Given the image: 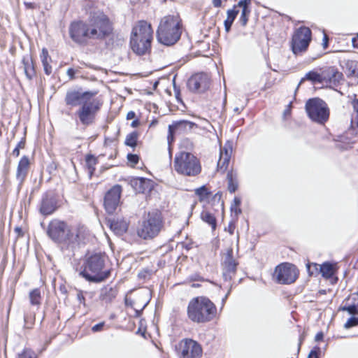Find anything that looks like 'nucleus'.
<instances>
[{
  "label": "nucleus",
  "instance_id": "obj_1",
  "mask_svg": "<svg viewBox=\"0 0 358 358\" xmlns=\"http://www.w3.org/2000/svg\"><path fill=\"white\" fill-rule=\"evenodd\" d=\"M182 32V23L179 14L167 15L159 21L156 32L157 39L159 43L171 46L180 40Z\"/></svg>",
  "mask_w": 358,
  "mask_h": 358
},
{
  "label": "nucleus",
  "instance_id": "obj_2",
  "mask_svg": "<svg viewBox=\"0 0 358 358\" xmlns=\"http://www.w3.org/2000/svg\"><path fill=\"white\" fill-rule=\"evenodd\" d=\"M215 304L207 297L196 296L191 299L187 308L188 318L193 322L206 323L216 315Z\"/></svg>",
  "mask_w": 358,
  "mask_h": 358
},
{
  "label": "nucleus",
  "instance_id": "obj_3",
  "mask_svg": "<svg viewBox=\"0 0 358 358\" xmlns=\"http://www.w3.org/2000/svg\"><path fill=\"white\" fill-rule=\"evenodd\" d=\"M153 30L150 23L141 20L133 27L130 37V45L137 55L145 54L151 47Z\"/></svg>",
  "mask_w": 358,
  "mask_h": 358
},
{
  "label": "nucleus",
  "instance_id": "obj_4",
  "mask_svg": "<svg viewBox=\"0 0 358 358\" xmlns=\"http://www.w3.org/2000/svg\"><path fill=\"white\" fill-rule=\"evenodd\" d=\"M104 266L105 259L102 255H92L86 259L84 269L80 275L90 282H102L110 275V271L104 270Z\"/></svg>",
  "mask_w": 358,
  "mask_h": 358
},
{
  "label": "nucleus",
  "instance_id": "obj_5",
  "mask_svg": "<svg viewBox=\"0 0 358 358\" xmlns=\"http://www.w3.org/2000/svg\"><path fill=\"white\" fill-rule=\"evenodd\" d=\"M174 170L183 176L194 177L201 171L200 160L192 153L181 151L176 154Z\"/></svg>",
  "mask_w": 358,
  "mask_h": 358
},
{
  "label": "nucleus",
  "instance_id": "obj_6",
  "mask_svg": "<svg viewBox=\"0 0 358 358\" xmlns=\"http://www.w3.org/2000/svg\"><path fill=\"white\" fill-rule=\"evenodd\" d=\"M163 227L164 221L161 212L153 210L143 217L137 234L145 240L152 239L158 236Z\"/></svg>",
  "mask_w": 358,
  "mask_h": 358
},
{
  "label": "nucleus",
  "instance_id": "obj_7",
  "mask_svg": "<svg viewBox=\"0 0 358 358\" xmlns=\"http://www.w3.org/2000/svg\"><path fill=\"white\" fill-rule=\"evenodd\" d=\"M47 234L53 241L57 243H74L80 239L78 230L74 234L66 222L57 219L49 223Z\"/></svg>",
  "mask_w": 358,
  "mask_h": 358
},
{
  "label": "nucleus",
  "instance_id": "obj_8",
  "mask_svg": "<svg viewBox=\"0 0 358 358\" xmlns=\"http://www.w3.org/2000/svg\"><path fill=\"white\" fill-rule=\"evenodd\" d=\"M90 34L93 40H101L108 36L112 31V24L103 12L92 13L87 21Z\"/></svg>",
  "mask_w": 358,
  "mask_h": 358
},
{
  "label": "nucleus",
  "instance_id": "obj_9",
  "mask_svg": "<svg viewBox=\"0 0 358 358\" xmlns=\"http://www.w3.org/2000/svg\"><path fill=\"white\" fill-rule=\"evenodd\" d=\"M101 106V100L93 97L90 101L80 106L76 112V115L83 125L89 126L94 122L96 115Z\"/></svg>",
  "mask_w": 358,
  "mask_h": 358
},
{
  "label": "nucleus",
  "instance_id": "obj_10",
  "mask_svg": "<svg viewBox=\"0 0 358 358\" xmlns=\"http://www.w3.org/2000/svg\"><path fill=\"white\" fill-rule=\"evenodd\" d=\"M309 117L314 122L324 123L328 120L329 110L324 101L319 98L309 99L306 103Z\"/></svg>",
  "mask_w": 358,
  "mask_h": 358
},
{
  "label": "nucleus",
  "instance_id": "obj_11",
  "mask_svg": "<svg viewBox=\"0 0 358 358\" xmlns=\"http://www.w3.org/2000/svg\"><path fill=\"white\" fill-rule=\"evenodd\" d=\"M311 30L306 27H301L292 36L291 46L294 54H301L307 50L311 41Z\"/></svg>",
  "mask_w": 358,
  "mask_h": 358
},
{
  "label": "nucleus",
  "instance_id": "obj_12",
  "mask_svg": "<svg viewBox=\"0 0 358 358\" xmlns=\"http://www.w3.org/2000/svg\"><path fill=\"white\" fill-rule=\"evenodd\" d=\"M299 275L296 267L289 263H282L275 267L274 278L280 284H291L296 281Z\"/></svg>",
  "mask_w": 358,
  "mask_h": 358
},
{
  "label": "nucleus",
  "instance_id": "obj_13",
  "mask_svg": "<svg viewBox=\"0 0 358 358\" xmlns=\"http://www.w3.org/2000/svg\"><path fill=\"white\" fill-rule=\"evenodd\" d=\"M97 94L96 91H86L69 90L66 92L64 102L69 108L83 106L88 101H90Z\"/></svg>",
  "mask_w": 358,
  "mask_h": 358
},
{
  "label": "nucleus",
  "instance_id": "obj_14",
  "mask_svg": "<svg viewBox=\"0 0 358 358\" xmlns=\"http://www.w3.org/2000/svg\"><path fill=\"white\" fill-rule=\"evenodd\" d=\"M69 34L71 39L78 44H86L92 39L87 22L78 21L71 24Z\"/></svg>",
  "mask_w": 358,
  "mask_h": 358
},
{
  "label": "nucleus",
  "instance_id": "obj_15",
  "mask_svg": "<svg viewBox=\"0 0 358 358\" xmlns=\"http://www.w3.org/2000/svg\"><path fill=\"white\" fill-rule=\"evenodd\" d=\"M202 355L201 345L192 339H184L178 348L180 358H200Z\"/></svg>",
  "mask_w": 358,
  "mask_h": 358
},
{
  "label": "nucleus",
  "instance_id": "obj_16",
  "mask_svg": "<svg viewBox=\"0 0 358 358\" xmlns=\"http://www.w3.org/2000/svg\"><path fill=\"white\" fill-rule=\"evenodd\" d=\"M238 265V262L233 256V249L228 248L222 258V275L226 281L231 280L235 275Z\"/></svg>",
  "mask_w": 358,
  "mask_h": 358
},
{
  "label": "nucleus",
  "instance_id": "obj_17",
  "mask_svg": "<svg viewBox=\"0 0 358 358\" xmlns=\"http://www.w3.org/2000/svg\"><path fill=\"white\" fill-rule=\"evenodd\" d=\"M122 190V187L120 185H115L106 193L103 205L108 213L113 214L118 207Z\"/></svg>",
  "mask_w": 358,
  "mask_h": 358
},
{
  "label": "nucleus",
  "instance_id": "obj_18",
  "mask_svg": "<svg viewBox=\"0 0 358 358\" xmlns=\"http://www.w3.org/2000/svg\"><path fill=\"white\" fill-rule=\"evenodd\" d=\"M210 77L207 73H200L191 76L187 81L189 90L194 92H205L209 88Z\"/></svg>",
  "mask_w": 358,
  "mask_h": 358
},
{
  "label": "nucleus",
  "instance_id": "obj_19",
  "mask_svg": "<svg viewBox=\"0 0 358 358\" xmlns=\"http://www.w3.org/2000/svg\"><path fill=\"white\" fill-rule=\"evenodd\" d=\"M196 124L187 120H180L174 122L173 124L169 126V135L167 137L169 144H171L173 140V134L176 133H186L190 131Z\"/></svg>",
  "mask_w": 358,
  "mask_h": 358
},
{
  "label": "nucleus",
  "instance_id": "obj_20",
  "mask_svg": "<svg viewBox=\"0 0 358 358\" xmlns=\"http://www.w3.org/2000/svg\"><path fill=\"white\" fill-rule=\"evenodd\" d=\"M307 269L311 275L315 274L314 271L317 272L319 271L325 278H330L335 273V267L329 262H324L322 264H308Z\"/></svg>",
  "mask_w": 358,
  "mask_h": 358
},
{
  "label": "nucleus",
  "instance_id": "obj_21",
  "mask_svg": "<svg viewBox=\"0 0 358 358\" xmlns=\"http://www.w3.org/2000/svg\"><path fill=\"white\" fill-rule=\"evenodd\" d=\"M322 83L336 85L343 79V73L334 67L329 66L322 71Z\"/></svg>",
  "mask_w": 358,
  "mask_h": 358
},
{
  "label": "nucleus",
  "instance_id": "obj_22",
  "mask_svg": "<svg viewBox=\"0 0 358 358\" xmlns=\"http://www.w3.org/2000/svg\"><path fill=\"white\" fill-rule=\"evenodd\" d=\"M57 201L53 195L45 194L41 201L40 213L43 215H49L57 209Z\"/></svg>",
  "mask_w": 358,
  "mask_h": 358
},
{
  "label": "nucleus",
  "instance_id": "obj_23",
  "mask_svg": "<svg viewBox=\"0 0 358 358\" xmlns=\"http://www.w3.org/2000/svg\"><path fill=\"white\" fill-rule=\"evenodd\" d=\"M29 169V160L27 156H23L20 160L16 172V179L22 184L24 180Z\"/></svg>",
  "mask_w": 358,
  "mask_h": 358
},
{
  "label": "nucleus",
  "instance_id": "obj_24",
  "mask_svg": "<svg viewBox=\"0 0 358 358\" xmlns=\"http://www.w3.org/2000/svg\"><path fill=\"white\" fill-rule=\"evenodd\" d=\"M341 310L347 311L350 314H358V294H351L345 301L344 306L340 308Z\"/></svg>",
  "mask_w": 358,
  "mask_h": 358
},
{
  "label": "nucleus",
  "instance_id": "obj_25",
  "mask_svg": "<svg viewBox=\"0 0 358 358\" xmlns=\"http://www.w3.org/2000/svg\"><path fill=\"white\" fill-rule=\"evenodd\" d=\"M107 225L117 235H122L127 231L128 225L126 221L119 219H109L107 220Z\"/></svg>",
  "mask_w": 358,
  "mask_h": 358
},
{
  "label": "nucleus",
  "instance_id": "obj_26",
  "mask_svg": "<svg viewBox=\"0 0 358 358\" xmlns=\"http://www.w3.org/2000/svg\"><path fill=\"white\" fill-rule=\"evenodd\" d=\"M232 150L231 148H223L220 150V159L217 162V167L220 170L223 169L224 171L227 169L231 154Z\"/></svg>",
  "mask_w": 358,
  "mask_h": 358
},
{
  "label": "nucleus",
  "instance_id": "obj_27",
  "mask_svg": "<svg viewBox=\"0 0 358 358\" xmlns=\"http://www.w3.org/2000/svg\"><path fill=\"white\" fill-rule=\"evenodd\" d=\"M24 71L28 79L31 80L35 75V70L32 58L30 55L24 56L22 59Z\"/></svg>",
  "mask_w": 358,
  "mask_h": 358
},
{
  "label": "nucleus",
  "instance_id": "obj_28",
  "mask_svg": "<svg viewBox=\"0 0 358 358\" xmlns=\"http://www.w3.org/2000/svg\"><path fill=\"white\" fill-rule=\"evenodd\" d=\"M41 59L43 66L44 72L49 76L52 73V69L50 66L52 62L51 57L49 56L48 51L46 48H43L41 54Z\"/></svg>",
  "mask_w": 358,
  "mask_h": 358
},
{
  "label": "nucleus",
  "instance_id": "obj_29",
  "mask_svg": "<svg viewBox=\"0 0 358 358\" xmlns=\"http://www.w3.org/2000/svg\"><path fill=\"white\" fill-rule=\"evenodd\" d=\"M117 291L115 288L105 287L101 291L100 299L106 302H110L115 298Z\"/></svg>",
  "mask_w": 358,
  "mask_h": 358
},
{
  "label": "nucleus",
  "instance_id": "obj_30",
  "mask_svg": "<svg viewBox=\"0 0 358 358\" xmlns=\"http://www.w3.org/2000/svg\"><path fill=\"white\" fill-rule=\"evenodd\" d=\"M29 299L31 305L39 308L41 303L42 296L41 291L38 288H35L31 290L29 293Z\"/></svg>",
  "mask_w": 358,
  "mask_h": 358
},
{
  "label": "nucleus",
  "instance_id": "obj_31",
  "mask_svg": "<svg viewBox=\"0 0 358 358\" xmlns=\"http://www.w3.org/2000/svg\"><path fill=\"white\" fill-rule=\"evenodd\" d=\"M236 6H235L234 8ZM238 13V10L234 9H230L227 10V17L224 20V27L227 31H229L231 29V27Z\"/></svg>",
  "mask_w": 358,
  "mask_h": 358
},
{
  "label": "nucleus",
  "instance_id": "obj_32",
  "mask_svg": "<svg viewBox=\"0 0 358 358\" xmlns=\"http://www.w3.org/2000/svg\"><path fill=\"white\" fill-rule=\"evenodd\" d=\"M308 80L313 83H322V73H319L315 71H309L306 74L305 78H302L299 84L298 85L297 89L299 88L301 83L305 80Z\"/></svg>",
  "mask_w": 358,
  "mask_h": 358
},
{
  "label": "nucleus",
  "instance_id": "obj_33",
  "mask_svg": "<svg viewBox=\"0 0 358 358\" xmlns=\"http://www.w3.org/2000/svg\"><path fill=\"white\" fill-rule=\"evenodd\" d=\"M86 167L88 169L90 176H92L95 171V166L97 163V159L92 155H87L85 158Z\"/></svg>",
  "mask_w": 358,
  "mask_h": 358
},
{
  "label": "nucleus",
  "instance_id": "obj_34",
  "mask_svg": "<svg viewBox=\"0 0 358 358\" xmlns=\"http://www.w3.org/2000/svg\"><path fill=\"white\" fill-rule=\"evenodd\" d=\"M202 220L211 226L212 229L215 230L216 228V219L215 217L208 211H203L201 214Z\"/></svg>",
  "mask_w": 358,
  "mask_h": 358
},
{
  "label": "nucleus",
  "instance_id": "obj_35",
  "mask_svg": "<svg viewBox=\"0 0 358 358\" xmlns=\"http://www.w3.org/2000/svg\"><path fill=\"white\" fill-rule=\"evenodd\" d=\"M227 181H228V190L231 193H233L238 188L237 181L234 178V174H233V173L231 171L227 173Z\"/></svg>",
  "mask_w": 358,
  "mask_h": 358
},
{
  "label": "nucleus",
  "instance_id": "obj_36",
  "mask_svg": "<svg viewBox=\"0 0 358 358\" xmlns=\"http://www.w3.org/2000/svg\"><path fill=\"white\" fill-rule=\"evenodd\" d=\"M138 134L136 131L129 134L125 139V144L127 146L134 148L136 146Z\"/></svg>",
  "mask_w": 358,
  "mask_h": 358
},
{
  "label": "nucleus",
  "instance_id": "obj_37",
  "mask_svg": "<svg viewBox=\"0 0 358 358\" xmlns=\"http://www.w3.org/2000/svg\"><path fill=\"white\" fill-rule=\"evenodd\" d=\"M195 194L199 196L200 201H202L208 197L210 195V192H208V189L206 186L200 187L194 190Z\"/></svg>",
  "mask_w": 358,
  "mask_h": 358
},
{
  "label": "nucleus",
  "instance_id": "obj_38",
  "mask_svg": "<svg viewBox=\"0 0 358 358\" xmlns=\"http://www.w3.org/2000/svg\"><path fill=\"white\" fill-rule=\"evenodd\" d=\"M250 13V9H246V8L242 9L241 15V17L239 19L240 22L242 26L245 27L247 24L248 21V15H249Z\"/></svg>",
  "mask_w": 358,
  "mask_h": 358
},
{
  "label": "nucleus",
  "instance_id": "obj_39",
  "mask_svg": "<svg viewBox=\"0 0 358 358\" xmlns=\"http://www.w3.org/2000/svg\"><path fill=\"white\" fill-rule=\"evenodd\" d=\"M358 325V317H352L348 320V321L344 324V327L345 329H350L351 327H355Z\"/></svg>",
  "mask_w": 358,
  "mask_h": 358
},
{
  "label": "nucleus",
  "instance_id": "obj_40",
  "mask_svg": "<svg viewBox=\"0 0 358 358\" xmlns=\"http://www.w3.org/2000/svg\"><path fill=\"white\" fill-rule=\"evenodd\" d=\"M34 320H35V315H25L24 316L25 327L27 328H31V326L33 324Z\"/></svg>",
  "mask_w": 358,
  "mask_h": 358
},
{
  "label": "nucleus",
  "instance_id": "obj_41",
  "mask_svg": "<svg viewBox=\"0 0 358 358\" xmlns=\"http://www.w3.org/2000/svg\"><path fill=\"white\" fill-rule=\"evenodd\" d=\"M127 159H128L129 162H130L132 164V166H134L138 162L139 157L137 155L128 154Z\"/></svg>",
  "mask_w": 358,
  "mask_h": 358
},
{
  "label": "nucleus",
  "instance_id": "obj_42",
  "mask_svg": "<svg viewBox=\"0 0 358 358\" xmlns=\"http://www.w3.org/2000/svg\"><path fill=\"white\" fill-rule=\"evenodd\" d=\"M241 199L238 197H235L234 199V204L231 206V210H233L234 209L235 213L237 215L238 213H241V210L240 208H235V207L238 206L241 204Z\"/></svg>",
  "mask_w": 358,
  "mask_h": 358
},
{
  "label": "nucleus",
  "instance_id": "obj_43",
  "mask_svg": "<svg viewBox=\"0 0 358 358\" xmlns=\"http://www.w3.org/2000/svg\"><path fill=\"white\" fill-rule=\"evenodd\" d=\"M18 358H34V354L31 350H25L19 355Z\"/></svg>",
  "mask_w": 358,
  "mask_h": 358
},
{
  "label": "nucleus",
  "instance_id": "obj_44",
  "mask_svg": "<svg viewBox=\"0 0 358 358\" xmlns=\"http://www.w3.org/2000/svg\"><path fill=\"white\" fill-rule=\"evenodd\" d=\"M250 0H241L236 6L242 7V8L249 9L248 6L250 3Z\"/></svg>",
  "mask_w": 358,
  "mask_h": 358
},
{
  "label": "nucleus",
  "instance_id": "obj_45",
  "mask_svg": "<svg viewBox=\"0 0 358 358\" xmlns=\"http://www.w3.org/2000/svg\"><path fill=\"white\" fill-rule=\"evenodd\" d=\"M105 325V322H102L99 324H95L92 327V330L94 332L100 331L103 329V327Z\"/></svg>",
  "mask_w": 358,
  "mask_h": 358
},
{
  "label": "nucleus",
  "instance_id": "obj_46",
  "mask_svg": "<svg viewBox=\"0 0 358 358\" xmlns=\"http://www.w3.org/2000/svg\"><path fill=\"white\" fill-rule=\"evenodd\" d=\"M77 299L80 302V303H83L84 306H85V299L83 296L82 291H78L77 294Z\"/></svg>",
  "mask_w": 358,
  "mask_h": 358
},
{
  "label": "nucleus",
  "instance_id": "obj_47",
  "mask_svg": "<svg viewBox=\"0 0 358 358\" xmlns=\"http://www.w3.org/2000/svg\"><path fill=\"white\" fill-rule=\"evenodd\" d=\"M353 108L356 113V116L354 117L355 120H357V124H358V99H355L352 101Z\"/></svg>",
  "mask_w": 358,
  "mask_h": 358
},
{
  "label": "nucleus",
  "instance_id": "obj_48",
  "mask_svg": "<svg viewBox=\"0 0 358 358\" xmlns=\"http://www.w3.org/2000/svg\"><path fill=\"white\" fill-rule=\"evenodd\" d=\"M76 73V71L72 68L68 69V70L66 71L67 75L69 76V78L71 80L75 78Z\"/></svg>",
  "mask_w": 358,
  "mask_h": 358
},
{
  "label": "nucleus",
  "instance_id": "obj_49",
  "mask_svg": "<svg viewBox=\"0 0 358 358\" xmlns=\"http://www.w3.org/2000/svg\"><path fill=\"white\" fill-rule=\"evenodd\" d=\"M147 183V181L145 178H138L136 181H135V184L136 185H139L140 187H142L145 184Z\"/></svg>",
  "mask_w": 358,
  "mask_h": 358
},
{
  "label": "nucleus",
  "instance_id": "obj_50",
  "mask_svg": "<svg viewBox=\"0 0 358 358\" xmlns=\"http://www.w3.org/2000/svg\"><path fill=\"white\" fill-rule=\"evenodd\" d=\"M328 42H329L328 36L327 34H324V37H323V42H322V45L324 49H326L327 48Z\"/></svg>",
  "mask_w": 358,
  "mask_h": 358
},
{
  "label": "nucleus",
  "instance_id": "obj_51",
  "mask_svg": "<svg viewBox=\"0 0 358 358\" xmlns=\"http://www.w3.org/2000/svg\"><path fill=\"white\" fill-rule=\"evenodd\" d=\"M323 338H324V334L322 331H320L316 334V336L315 337V341L318 342V341H322Z\"/></svg>",
  "mask_w": 358,
  "mask_h": 358
},
{
  "label": "nucleus",
  "instance_id": "obj_52",
  "mask_svg": "<svg viewBox=\"0 0 358 358\" xmlns=\"http://www.w3.org/2000/svg\"><path fill=\"white\" fill-rule=\"evenodd\" d=\"M307 358H319L318 357V354H317V352L316 351L311 350L310 352V353L308 354Z\"/></svg>",
  "mask_w": 358,
  "mask_h": 358
},
{
  "label": "nucleus",
  "instance_id": "obj_53",
  "mask_svg": "<svg viewBox=\"0 0 358 358\" xmlns=\"http://www.w3.org/2000/svg\"><path fill=\"white\" fill-rule=\"evenodd\" d=\"M136 117V113L134 112V111H129L127 114V120H131V119H134Z\"/></svg>",
  "mask_w": 358,
  "mask_h": 358
},
{
  "label": "nucleus",
  "instance_id": "obj_54",
  "mask_svg": "<svg viewBox=\"0 0 358 358\" xmlns=\"http://www.w3.org/2000/svg\"><path fill=\"white\" fill-rule=\"evenodd\" d=\"M213 4L215 7L218 8L222 5V0H212Z\"/></svg>",
  "mask_w": 358,
  "mask_h": 358
},
{
  "label": "nucleus",
  "instance_id": "obj_55",
  "mask_svg": "<svg viewBox=\"0 0 358 358\" xmlns=\"http://www.w3.org/2000/svg\"><path fill=\"white\" fill-rule=\"evenodd\" d=\"M352 45L355 48H358V36L356 38L352 39Z\"/></svg>",
  "mask_w": 358,
  "mask_h": 358
},
{
  "label": "nucleus",
  "instance_id": "obj_56",
  "mask_svg": "<svg viewBox=\"0 0 358 358\" xmlns=\"http://www.w3.org/2000/svg\"><path fill=\"white\" fill-rule=\"evenodd\" d=\"M139 124H140L139 120L136 119V120H134L131 122V126L132 127H138Z\"/></svg>",
  "mask_w": 358,
  "mask_h": 358
},
{
  "label": "nucleus",
  "instance_id": "obj_57",
  "mask_svg": "<svg viewBox=\"0 0 358 358\" xmlns=\"http://www.w3.org/2000/svg\"><path fill=\"white\" fill-rule=\"evenodd\" d=\"M24 5L26 6V7L27 8H35V4L34 3L25 2Z\"/></svg>",
  "mask_w": 358,
  "mask_h": 358
},
{
  "label": "nucleus",
  "instance_id": "obj_58",
  "mask_svg": "<svg viewBox=\"0 0 358 358\" xmlns=\"http://www.w3.org/2000/svg\"><path fill=\"white\" fill-rule=\"evenodd\" d=\"M24 145H25V142L23 141H21L18 143L16 148H18V149L20 150V148H24Z\"/></svg>",
  "mask_w": 358,
  "mask_h": 358
},
{
  "label": "nucleus",
  "instance_id": "obj_59",
  "mask_svg": "<svg viewBox=\"0 0 358 358\" xmlns=\"http://www.w3.org/2000/svg\"><path fill=\"white\" fill-rule=\"evenodd\" d=\"M13 155L15 157H18L20 155V150L18 148H15L13 151Z\"/></svg>",
  "mask_w": 358,
  "mask_h": 358
},
{
  "label": "nucleus",
  "instance_id": "obj_60",
  "mask_svg": "<svg viewBox=\"0 0 358 358\" xmlns=\"http://www.w3.org/2000/svg\"><path fill=\"white\" fill-rule=\"evenodd\" d=\"M234 227L231 224L229 226V231L231 234L234 233Z\"/></svg>",
  "mask_w": 358,
  "mask_h": 358
},
{
  "label": "nucleus",
  "instance_id": "obj_61",
  "mask_svg": "<svg viewBox=\"0 0 358 358\" xmlns=\"http://www.w3.org/2000/svg\"><path fill=\"white\" fill-rule=\"evenodd\" d=\"M291 105H292V103H290L289 105H288V107L289 108H287V110H285L284 112V114L286 115V114H289L290 113V107H291Z\"/></svg>",
  "mask_w": 358,
  "mask_h": 358
},
{
  "label": "nucleus",
  "instance_id": "obj_62",
  "mask_svg": "<svg viewBox=\"0 0 358 358\" xmlns=\"http://www.w3.org/2000/svg\"><path fill=\"white\" fill-rule=\"evenodd\" d=\"M147 273L146 271H145V272H140V273H138V276H139L140 278H145V273Z\"/></svg>",
  "mask_w": 358,
  "mask_h": 358
},
{
  "label": "nucleus",
  "instance_id": "obj_63",
  "mask_svg": "<svg viewBox=\"0 0 358 358\" xmlns=\"http://www.w3.org/2000/svg\"><path fill=\"white\" fill-rule=\"evenodd\" d=\"M15 231H17V232H20L21 231V229L19 228V227H16L15 228Z\"/></svg>",
  "mask_w": 358,
  "mask_h": 358
},
{
  "label": "nucleus",
  "instance_id": "obj_64",
  "mask_svg": "<svg viewBox=\"0 0 358 358\" xmlns=\"http://www.w3.org/2000/svg\"><path fill=\"white\" fill-rule=\"evenodd\" d=\"M234 111H235V112H237V113H239V111H240V110H239V108H234Z\"/></svg>",
  "mask_w": 358,
  "mask_h": 358
}]
</instances>
